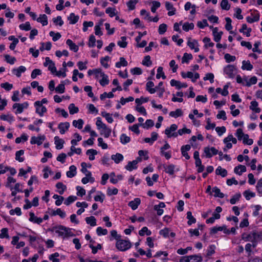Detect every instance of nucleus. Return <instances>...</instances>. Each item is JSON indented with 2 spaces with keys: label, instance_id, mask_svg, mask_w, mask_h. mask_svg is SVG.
Returning a JSON list of instances; mask_svg holds the SVG:
<instances>
[{
  "label": "nucleus",
  "instance_id": "1",
  "mask_svg": "<svg viewBox=\"0 0 262 262\" xmlns=\"http://www.w3.org/2000/svg\"><path fill=\"white\" fill-rule=\"evenodd\" d=\"M242 239L245 242H250L253 244L254 246H257V244L262 241V234L256 231H252L249 233H243Z\"/></svg>",
  "mask_w": 262,
  "mask_h": 262
},
{
  "label": "nucleus",
  "instance_id": "2",
  "mask_svg": "<svg viewBox=\"0 0 262 262\" xmlns=\"http://www.w3.org/2000/svg\"><path fill=\"white\" fill-rule=\"evenodd\" d=\"M236 79L237 83L248 87L256 83L257 81V79L256 76H253L251 78H249V77L246 76H243V77H241L239 75H237Z\"/></svg>",
  "mask_w": 262,
  "mask_h": 262
},
{
  "label": "nucleus",
  "instance_id": "3",
  "mask_svg": "<svg viewBox=\"0 0 262 262\" xmlns=\"http://www.w3.org/2000/svg\"><path fill=\"white\" fill-rule=\"evenodd\" d=\"M235 136L237 137L238 140H243V142L245 144L251 145L253 143V140L249 138L248 134H244L243 129L241 128H238L236 130Z\"/></svg>",
  "mask_w": 262,
  "mask_h": 262
},
{
  "label": "nucleus",
  "instance_id": "4",
  "mask_svg": "<svg viewBox=\"0 0 262 262\" xmlns=\"http://www.w3.org/2000/svg\"><path fill=\"white\" fill-rule=\"evenodd\" d=\"M53 231L60 236L63 237L72 236L71 230L70 228L62 226H59L54 228Z\"/></svg>",
  "mask_w": 262,
  "mask_h": 262
},
{
  "label": "nucleus",
  "instance_id": "5",
  "mask_svg": "<svg viewBox=\"0 0 262 262\" xmlns=\"http://www.w3.org/2000/svg\"><path fill=\"white\" fill-rule=\"evenodd\" d=\"M202 257L200 254L182 256L179 262H202Z\"/></svg>",
  "mask_w": 262,
  "mask_h": 262
},
{
  "label": "nucleus",
  "instance_id": "6",
  "mask_svg": "<svg viewBox=\"0 0 262 262\" xmlns=\"http://www.w3.org/2000/svg\"><path fill=\"white\" fill-rule=\"evenodd\" d=\"M117 248L121 251H125L131 247V243L128 241L118 239L116 244Z\"/></svg>",
  "mask_w": 262,
  "mask_h": 262
},
{
  "label": "nucleus",
  "instance_id": "7",
  "mask_svg": "<svg viewBox=\"0 0 262 262\" xmlns=\"http://www.w3.org/2000/svg\"><path fill=\"white\" fill-rule=\"evenodd\" d=\"M218 153V150L214 147H205L204 148V156L206 158H211L213 155H216Z\"/></svg>",
  "mask_w": 262,
  "mask_h": 262
},
{
  "label": "nucleus",
  "instance_id": "8",
  "mask_svg": "<svg viewBox=\"0 0 262 262\" xmlns=\"http://www.w3.org/2000/svg\"><path fill=\"white\" fill-rule=\"evenodd\" d=\"M181 76L184 78H189L191 79L193 82L196 81V80L200 78V75L198 73H195L194 74L191 72H188L185 73L184 72H181Z\"/></svg>",
  "mask_w": 262,
  "mask_h": 262
},
{
  "label": "nucleus",
  "instance_id": "9",
  "mask_svg": "<svg viewBox=\"0 0 262 262\" xmlns=\"http://www.w3.org/2000/svg\"><path fill=\"white\" fill-rule=\"evenodd\" d=\"M235 68L232 65H227L224 69V74H226L229 78H232L234 76V73Z\"/></svg>",
  "mask_w": 262,
  "mask_h": 262
},
{
  "label": "nucleus",
  "instance_id": "10",
  "mask_svg": "<svg viewBox=\"0 0 262 262\" xmlns=\"http://www.w3.org/2000/svg\"><path fill=\"white\" fill-rule=\"evenodd\" d=\"M187 45L191 50H194L195 52L199 51V44L196 40L190 38H188Z\"/></svg>",
  "mask_w": 262,
  "mask_h": 262
},
{
  "label": "nucleus",
  "instance_id": "11",
  "mask_svg": "<svg viewBox=\"0 0 262 262\" xmlns=\"http://www.w3.org/2000/svg\"><path fill=\"white\" fill-rule=\"evenodd\" d=\"M46 137L44 135H40L37 137L33 136L32 137L30 140V143L31 144H37L40 145L42 144L43 142L45 140Z\"/></svg>",
  "mask_w": 262,
  "mask_h": 262
},
{
  "label": "nucleus",
  "instance_id": "12",
  "mask_svg": "<svg viewBox=\"0 0 262 262\" xmlns=\"http://www.w3.org/2000/svg\"><path fill=\"white\" fill-rule=\"evenodd\" d=\"M159 233L165 238H167L170 236L171 237H174L176 236L175 233L171 232L170 230L168 228H165L160 231Z\"/></svg>",
  "mask_w": 262,
  "mask_h": 262
},
{
  "label": "nucleus",
  "instance_id": "13",
  "mask_svg": "<svg viewBox=\"0 0 262 262\" xmlns=\"http://www.w3.org/2000/svg\"><path fill=\"white\" fill-rule=\"evenodd\" d=\"M170 85L172 86H176L177 89H180L182 88H186L187 87V84L185 83H181L180 81L172 79L171 80L170 82Z\"/></svg>",
  "mask_w": 262,
  "mask_h": 262
},
{
  "label": "nucleus",
  "instance_id": "14",
  "mask_svg": "<svg viewBox=\"0 0 262 262\" xmlns=\"http://www.w3.org/2000/svg\"><path fill=\"white\" fill-rule=\"evenodd\" d=\"M70 127V123L69 122L60 123L58 124V128L59 129L61 134H64L67 130H68Z\"/></svg>",
  "mask_w": 262,
  "mask_h": 262
},
{
  "label": "nucleus",
  "instance_id": "15",
  "mask_svg": "<svg viewBox=\"0 0 262 262\" xmlns=\"http://www.w3.org/2000/svg\"><path fill=\"white\" fill-rule=\"evenodd\" d=\"M26 71V68L24 66H20L18 68L13 69L12 70V73L16 75L17 77L21 76V73H24Z\"/></svg>",
  "mask_w": 262,
  "mask_h": 262
},
{
  "label": "nucleus",
  "instance_id": "16",
  "mask_svg": "<svg viewBox=\"0 0 262 262\" xmlns=\"http://www.w3.org/2000/svg\"><path fill=\"white\" fill-rule=\"evenodd\" d=\"M249 108L256 113H259L261 111V109L258 107V102L255 100L252 101L250 102Z\"/></svg>",
  "mask_w": 262,
  "mask_h": 262
},
{
  "label": "nucleus",
  "instance_id": "17",
  "mask_svg": "<svg viewBox=\"0 0 262 262\" xmlns=\"http://www.w3.org/2000/svg\"><path fill=\"white\" fill-rule=\"evenodd\" d=\"M138 160H133L132 161L128 162L127 164L125 166V168L126 170L131 171L134 169H136L137 168Z\"/></svg>",
  "mask_w": 262,
  "mask_h": 262
},
{
  "label": "nucleus",
  "instance_id": "18",
  "mask_svg": "<svg viewBox=\"0 0 262 262\" xmlns=\"http://www.w3.org/2000/svg\"><path fill=\"white\" fill-rule=\"evenodd\" d=\"M54 141L56 149H60L63 148V144L64 143L63 139H60L58 136H55L54 137Z\"/></svg>",
  "mask_w": 262,
  "mask_h": 262
},
{
  "label": "nucleus",
  "instance_id": "19",
  "mask_svg": "<svg viewBox=\"0 0 262 262\" xmlns=\"http://www.w3.org/2000/svg\"><path fill=\"white\" fill-rule=\"evenodd\" d=\"M190 148L191 147L189 145H186L182 146L181 148L182 155L187 160L190 159V156L188 155L187 151L190 149Z\"/></svg>",
  "mask_w": 262,
  "mask_h": 262
},
{
  "label": "nucleus",
  "instance_id": "20",
  "mask_svg": "<svg viewBox=\"0 0 262 262\" xmlns=\"http://www.w3.org/2000/svg\"><path fill=\"white\" fill-rule=\"evenodd\" d=\"M141 200L139 198H135L133 201L128 203V205L134 210L137 209L138 206L140 204Z\"/></svg>",
  "mask_w": 262,
  "mask_h": 262
},
{
  "label": "nucleus",
  "instance_id": "21",
  "mask_svg": "<svg viewBox=\"0 0 262 262\" xmlns=\"http://www.w3.org/2000/svg\"><path fill=\"white\" fill-rule=\"evenodd\" d=\"M29 215V221L33 222L34 223L40 224L43 221V219L42 218L37 217L35 215L33 212H30Z\"/></svg>",
  "mask_w": 262,
  "mask_h": 262
},
{
  "label": "nucleus",
  "instance_id": "22",
  "mask_svg": "<svg viewBox=\"0 0 262 262\" xmlns=\"http://www.w3.org/2000/svg\"><path fill=\"white\" fill-rule=\"evenodd\" d=\"M165 7L167 10H168V15L172 16L175 14L176 9L173 7L172 4L168 2L165 3Z\"/></svg>",
  "mask_w": 262,
  "mask_h": 262
},
{
  "label": "nucleus",
  "instance_id": "23",
  "mask_svg": "<svg viewBox=\"0 0 262 262\" xmlns=\"http://www.w3.org/2000/svg\"><path fill=\"white\" fill-rule=\"evenodd\" d=\"M111 159L116 164H118L123 161L124 157L122 154L120 153H117L115 155H112Z\"/></svg>",
  "mask_w": 262,
  "mask_h": 262
},
{
  "label": "nucleus",
  "instance_id": "24",
  "mask_svg": "<svg viewBox=\"0 0 262 262\" xmlns=\"http://www.w3.org/2000/svg\"><path fill=\"white\" fill-rule=\"evenodd\" d=\"M36 108V113H37L40 116L42 117L43 114L47 112V108L43 105H34Z\"/></svg>",
  "mask_w": 262,
  "mask_h": 262
},
{
  "label": "nucleus",
  "instance_id": "25",
  "mask_svg": "<svg viewBox=\"0 0 262 262\" xmlns=\"http://www.w3.org/2000/svg\"><path fill=\"white\" fill-rule=\"evenodd\" d=\"M100 134L103 135L105 138H108L111 134L112 130L111 128L105 126L104 128L100 129Z\"/></svg>",
  "mask_w": 262,
  "mask_h": 262
},
{
  "label": "nucleus",
  "instance_id": "26",
  "mask_svg": "<svg viewBox=\"0 0 262 262\" xmlns=\"http://www.w3.org/2000/svg\"><path fill=\"white\" fill-rule=\"evenodd\" d=\"M66 43L69 47L71 50L75 52H77L78 51V46L74 43L72 40L68 39L66 41Z\"/></svg>",
  "mask_w": 262,
  "mask_h": 262
},
{
  "label": "nucleus",
  "instance_id": "27",
  "mask_svg": "<svg viewBox=\"0 0 262 262\" xmlns=\"http://www.w3.org/2000/svg\"><path fill=\"white\" fill-rule=\"evenodd\" d=\"M246 171V167L244 165H239L236 166L234 169V172L239 176Z\"/></svg>",
  "mask_w": 262,
  "mask_h": 262
},
{
  "label": "nucleus",
  "instance_id": "28",
  "mask_svg": "<svg viewBox=\"0 0 262 262\" xmlns=\"http://www.w3.org/2000/svg\"><path fill=\"white\" fill-rule=\"evenodd\" d=\"M76 167L74 165H72L69 167V170L67 172V176L68 178H73L76 174Z\"/></svg>",
  "mask_w": 262,
  "mask_h": 262
},
{
  "label": "nucleus",
  "instance_id": "29",
  "mask_svg": "<svg viewBox=\"0 0 262 262\" xmlns=\"http://www.w3.org/2000/svg\"><path fill=\"white\" fill-rule=\"evenodd\" d=\"M154 83L152 81H148L146 84V90L150 94L156 92V88H154Z\"/></svg>",
  "mask_w": 262,
  "mask_h": 262
},
{
  "label": "nucleus",
  "instance_id": "30",
  "mask_svg": "<svg viewBox=\"0 0 262 262\" xmlns=\"http://www.w3.org/2000/svg\"><path fill=\"white\" fill-rule=\"evenodd\" d=\"M97 153V150L94 149H88L86 152V154L89 156V159L91 161H93L95 159V156L96 155Z\"/></svg>",
  "mask_w": 262,
  "mask_h": 262
},
{
  "label": "nucleus",
  "instance_id": "31",
  "mask_svg": "<svg viewBox=\"0 0 262 262\" xmlns=\"http://www.w3.org/2000/svg\"><path fill=\"white\" fill-rule=\"evenodd\" d=\"M56 187L58 189V192L60 194H62L67 189L66 186L61 182H58L56 184Z\"/></svg>",
  "mask_w": 262,
  "mask_h": 262
},
{
  "label": "nucleus",
  "instance_id": "32",
  "mask_svg": "<svg viewBox=\"0 0 262 262\" xmlns=\"http://www.w3.org/2000/svg\"><path fill=\"white\" fill-rule=\"evenodd\" d=\"M183 113L182 110L180 108L177 109L174 111H171L169 113V115L174 118H177L179 117H181L183 115Z\"/></svg>",
  "mask_w": 262,
  "mask_h": 262
},
{
  "label": "nucleus",
  "instance_id": "33",
  "mask_svg": "<svg viewBox=\"0 0 262 262\" xmlns=\"http://www.w3.org/2000/svg\"><path fill=\"white\" fill-rule=\"evenodd\" d=\"M177 128H178V126L175 124H173L171 125L170 127H167L165 130V134L167 135V136H168L171 133L175 132L177 129Z\"/></svg>",
  "mask_w": 262,
  "mask_h": 262
},
{
  "label": "nucleus",
  "instance_id": "34",
  "mask_svg": "<svg viewBox=\"0 0 262 262\" xmlns=\"http://www.w3.org/2000/svg\"><path fill=\"white\" fill-rule=\"evenodd\" d=\"M194 24L192 23L186 22L182 25L183 30L185 32L192 30L194 28Z\"/></svg>",
  "mask_w": 262,
  "mask_h": 262
},
{
  "label": "nucleus",
  "instance_id": "35",
  "mask_svg": "<svg viewBox=\"0 0 262 262\" xmlns=\"http://www.w3.org/2000/svg\"><path fill=\"white\" fill-rule=\"evenodd\" d=\"M36 20L38 22L41 23L43 26H46L48 24V17L46 14L40 15Z\"/></svg>",
  "mask_w": 262,
  "mask_h": 262
},
{
  "label": "nucleus",
  "instance_id": "36",
  "mask_svg": "<svg viewBox=\"0 0 262 262\" xmlns=\"http://www.w3.org/2000/svg\"><path fill=\"white\" fill-rule=\"evenodd\" d=\"M223 142L226 145L225 147L223 148V150L224 151H227L228 149H231L232 147V143L228 137L224 139Z\"/></svg>",
  "mask_w": 262,
  "mask_h": 262
},
{
  "label": "nucleus",
  "instance_id": "37",
  "mask_svg": "<svg viewBox=\"0 0 262 262\" xmlns=\"http://www.w3.org/2000/svg\"><path fill=\"white\" fill-rule=\"evenodd\" d=\"M52 215H59L60 217L63 219L66 217V212L62 211L60 208H58L56 210H53L52 212Z\"/></svg>",
  "mask_w": 262,
  "mask_h": 262
},
{
  "label": "nucleus",
  "instance_id": "38",
  "mask_svg": "<svg viewBox=\"0 0 262 262\" xmlns=\"http://www.w3.org/2000/svg\"><path fill=\"white\" fill-rule=\"evenodd\" d=\"M215 173L217 175H220L222 177H225L227 175V171L221 166H218L215 170Z\"/></svg>",
  "mask_w": 262,
  "mask_h": 262
},
{
  "label": "nucleus",
  "instance_id": "39",
  "mask_svg": "<svg viewBox=\"0 0 262 262\" xmlns=\"http://www.w3.org/2000/svg\"><path fill=\"white\" fill-rule=\"evenodd\" d=\"M0 118L4 121H8L10 123L14 120L13 116L11 114L2 115L0 116Z\"/></svg>",
  "mask_w": 262,
  "mask_h": 262
},
{
  "label": "nucleus",
  "instance_id": "40",
  "mask_svg": "<svg viewBox=\"0 0 262 262\" xmlns=\"http://www.w3.org/2000/svg\"><path fill=\"white\" fill-rule=\"evenodd\" d=\"M165 172L170 174L172 175L175 171V166L173 164H170L165 167Z\"/></svg>",
  "mask_w": 262,
  "mask_h": 262
},
{
  "label": "nucleus",
  "instance_id": "41",
  "mask_svg": "<svg viewBox=\"0 0 262 262\" xmlns=\"http://www.w3.org/2000/svg\"><path fill=\"white\" fill-rule=\"evenodd\" d=\"M242 69L250 71L253 69V66L250 63L249 61L243 60L242 62Z\"/></svg>",
  "mask_w": 262,
  "mask_h": 262
},
{
  "label": "nucleus",
  "instance_id": "42",
  "mask_svg": "<svg viewBox=\"0 0 262 262\" xmlns=\"http://www.w3.org/2000/svg\"><path fill=\"white\" fill-rule=\"evenodd\" d=\"M212 192L214 193V197H218L220 198H223L224 197V194L221 192L220 189L217 187H214L212 188Z\"/></svg>",
  "mask_w": 262,
  "mask_h": 262
},
{
  "label": "nucleus",
  "instance_id": "43",
  "mask_svg": "<svg viewBox=\"0 0 262 262\" xmlns=\"http://www.w3.org/2000/svg\"><path fill=\"white\" fill-rule=\"evenodd\" d=\"M83 124L84 122L81 119H79L78 120H73L72 122L73 125L78 129H81L83 127Z\"/></svg>",
  "mask_w": 262,
  "mask_h": 262
},
{
  "label": "nucleus",
  "instance_id": "44",
  "mask_svg": "<svg viewBox=\"0 0 262 262\" xmlns=\"http://www.w3.org/2000/svg\"><path fill=\"white\" fill-rule=\"evenodd\" d=\"M243 195L247 200H249L251 198L255 196V193L250 190H247L243 192Z\"/></svg>",
  "mask_w": 262,
  "mask_h": 262
},
{
  "label": "nucleus",
  "instance_id": "45",
  "mask_svg": "<svg viewBox=\"0 0 262 262\" xmlns=\"http://www.w3.org/2000/svg\"><path fill=\"white\" fill-rule=\"evenodd\" d=\"M120 142L122 144H126L130 141V137L125 134H122L120 137Z\"/></svg>",
  "mask_w": 262,
  "mask_h": 262
},
{
  "label": "nucleus",
  "instance_id": "46",
  "mask_svg": "<svg viewBox=\"0 0 262 262\" xmlns=\"http://www.w3.org/2000/svg\"><path fill=\"white\" fill-rule=\"evenodd\" d=\"M100 77L102 78L101 80H100L99 82L102 86H104L108 84V77L106 75H105V74H103L102 76Z\"/></svg>",
  "mask_w": 262,
  "mask_h": 262
},
{
  "label": "nucleus",
  "instance_id": "47",
  "mask_svg": "<svg viewBox=\"0 0 262 262\" xmlns=\"http://www.w3.org/2000/svg\"><path fill=\"white\" fill-rule=\"evenodd\" d=\"M85 221L88 224L90 225L91 226H95L96 225V220L93 216L86 217L85 218Z\"/></svg>",
  "mask_w": 262,
  "mask_h": 262
},
{
  "label": "nucleus",
  "instance_id": "48",
  "mask_svg": "<svg viewBox=\"0 0 262 262\" xmlns=\"http://www.w3.org/2000/svg\"><path fill=\"white\" fill-rule=\"evenodd\" d=\"M24 154L23 150H19L17 151L15 154V159L19 162H22L24 160V158L21 156Z\"/></svg>",
  "mask_w": 262,
  "mask_h": 262
},
{
  "label": "nucleus",
  "instance_id": "49",
  "mask_svg": "<svg viewBox=\"0 0 262 262\" xmlns=\"http://www.w3.org/2000/svg\"><path fill=\"white\" fill-rule=\"evenodd\" d=\"M69 113L71 115L77 113L79 112V108L76 107L74 104L71 103L68 107Z\"/></svg>",
  "mask_w": 262,
  "mask_h": 262
},
{
  "label": "nucleus",
  "instance_id": "50",
  "mask_svg": "<svg viewBox=\"0 0 262 262\" xmlns=\"http://www.w3.org/2000/svg\"><path fill=\"white\" fill-rule=\"evenodd\" d=\"M127 65V62L124 57L120 58V61L116 63L115 66L117 68H120L121 67H125Z\"/></svg>",
  "mask_w": 262,
  "mask_h": 262
},
{
  "label": "nucleus",
  "instance_id": "51",
  "mask_svg": "<svg viewBox=\"0 0 262 262\" xmlns=\"http://www.w3.org/2000/svg\"><path fill=\"white\" fill-rule=\"evenodd\" d=\"M187 218L188 220L187 224L189 225H191L192 224L196 222L195 219L192 216V213L190 211L187 212Z\"/></svg>",
  "mask_w": 262,
  "mask_h": 262
},
{
  "label": "nucleus",
  "instance_id": "52",
  "mask_svg": "<svg viewBox=\"0 0 262 262\" xmlns=\"http://www.w3.org/2000/svg\"><path fill=\"white\" fill-rule=\"evenodd\" d=\"M19 28L25 31H28L31 29V27L29 22H26L25 24H20L19 26Z\"/></svg>",
  "mask_w": 262,
  "mask_h": 262
},
{
  "label": "nucleus",
  "instance_id": "53",
  "mask_svg": "<svg viewBox=\"0 0 262 262\" xmlns=\"http://www.w3.org/2000/svg\"><path fill=\"white\" fill-rule=\"evenodd\" d=\"M225 20H226V24L225 25L226 29L228 31H230V33H234L233 32L231 31V30L232 28V25H231V23H232L231 19L229 17H226Z\"/></svg>",
  "mask_w": 262,
  "mask_h": 262
},
{
  "label": "nucleus",
  "instance_id": "54",
  "mask_svg": "<svg viewBox=\"0 0 262 262\" xmlns=\"http://www.w3.org/2000/svg\"><path fill=\"white\" fill-rule=\"evenodd\" d=\"M161 77L162 78V79H166V76L164 74V73L163 71V68L161 67H159L157 69V74L156 75V78L157 79H159Z\"/></svg>",
  "mask_w": 262,
  "mask_h": 262
},
{
  "label": "nucleus",
  "instance_id": "55",
  "mask_svg": "<svg viewBox=\"0 0 262 262\" xmlns=\"http://www.w3.org/2000/svg\"><path fill=\"white\" fill-rule=\"evenodd\" d=\"M74 136L75 138V139L72 140L71 141V143L72 145H77V142L81 140L82 137L78 133H75Z\"/></svg>",
  "mask_w": 262,
  "mask_h": 262
},
{
  "label": "nucleus",
  "instance_id": "56",
  "mask_svg": "<svg viewBox=\"0 0 262 262\" xmlns=\"http://www.w3.org/2000/svg\"><path fill=\"white\" fill-rule=\"evenodd\" d=\"M64 84V82L62 81L55 88L56 92L60 94L63 93L65 90Z\"/></svg>",
  "mask_w": 262,
  "mask_h": 262
},
{
  "label": "nucleus",
  "instance_id": "57",
  "mask_svg": "<svg viewBox=\"0 0 262 262\" xmlns=\"http://www.w3.org/2000/svg\"><path fill=\"white\" fill-rule=\"evenodd\" d=\"M151 234V232L146 227H143L139 231V234L140 236H144L145 234L147 235H150Z\"/></svg>",
  "mask_w": 262,
  "mask_h": 262
},
{
  "label": "nucleus",
  "instance_id": "58",
  "mask_svg": "<svg viewBox=\"0 0 262 262\" xmlns=\"http://www.w3.org/2000/svg\"><path fill=\"white\" fill-rule=\"evenodd\" d=\"M256 189L259 195L262 196V178L258 181Z\"/></svg>",
  "mask_w": 262,
  "mask_h": 262
},
{
  "label": "nucleus",
  "instance_id": "59",
  "mask_svg": "<svg viewBox=\"0 0 262 262\" xmlns=\"http://www.w3.org/2000/svg\"><path fill=\"white\" fill-rule=\"evenodd\" d=\"M101 115L102 116L105 118V119L108 123H112L113 122L114 120L110 114L107 113L105 112H102L101 113Z\"/></svg>",
  "mask_w": 262,
  "mask_h": 262
},
{
  "label": "nucleus",
  "instance_id": "60",
  "mask_svg": "<svg viewBox=\"0 0 262 262\" xmlns=\"http://www.w3.org/2000/svg\"><path fill=\"white\" fill-rule=\"evenodd\" d=\"M138 2V0H129L126 5L129 10H133L135 8V5Z\"/></svg>",
  "mask_w": 262,
  "mask_h": 262
},
{
  "label": "nucleus",
  "instance_id": "61",
  "mask_svg": "<svg viewBox=\"0 0 262 262\" xmlns=\"http://www.w3.org/2000/svg\"><path fill=\"white\" fill-rule=\"evenodd\" d=\"M154 125V122L151 119H148L146 121L144 124H141V126L144 128H148L149 127H152Z\"/></svg>",
  "mask_w": 262,
  "mask_h": 262
},
{
  "label": "nucleus",
  "instance_id": "62",
  "mask_svg": "<svg viewBox=\"0 0 262 262\" xmlns=\"http://www.w3.org/2000/svg\"><path fill=\"white\" fill-rule=\"evenodd\" d=\"M110 59V57L109 56H105L104 57H102L100 59V63L101 65L105 68H107L108 67V64L107 63L108 61Z\"/></svg>",
  "mask_w": 262,
  "mask_h": 262
},
{
  "label": "nucleus",
  "instance_id": "63",
  "mask_svg": "<svg viewBox=\"0 0 262 262\" xmlns=\"http://www.w3.org/2000/svg\"><path fill=\"white\" fill-rule=\"evenodd\" d=\"M192 58V55L191 54L185 53L184 54L182 59L183 63H188V61Z\"/></svg>",
  "mask_w": 262,
  "mask_h": 262
},
{
  "label": "nucleus",
  "instance_id": "64",
  "mask_svg": "<svg viewBox=\"0 0 262 262\" xmlns=\"http://www.w3.org/2000/svg\"><path fill=\"white\" fill-rule=\"evenodd\" d=\"M78 16H76L74 13H71L70 16L68 17V19L70 20V23L74 24L78 21Z\"/></svg>",
  "mask_w": 262,
  "mask_h": 262
}]
</instances>
